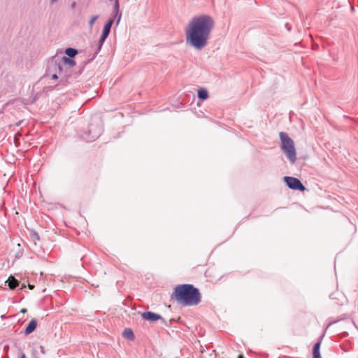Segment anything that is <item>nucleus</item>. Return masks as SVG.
<instances>
[{
    "instance_id": "obj_30",
    "label": "nucleus",
    "mask_w": 358,
    "mask_h": 358,
    "mask_svg": "<svg viewBox=\"0 0 358 358\" xmlns=\"http://www.w3.org/2000/svg\"><path fill=\"white\" fill-rule=\"evenodd\" d=\"M56 1H57V0H52V2L53 3V2H55Z\"/></svg>"
},
{
    "instance_id": "obj_22",
    "label": "nucleus",
    "mask_w": 358,
    "mask_h": 358,
    "mask_svg": "<svg viewBox=\"0 0 358 358\" xmlns=\"http://www.w3.org/2000/svg\"><path fill=\"white\" fill-rule=\"evenodd\" d=\"M29 289H31V290H32V289H34V285H30V284H29Z\"/></svg>"
},
{
    "instance_id": "obj_29",
    "label": "nucleus",
    "mask_w": 358,
    "mask_h": 358,
    "mask_svg": "<svg viewBox=\"0 0 358 358\" xmlns=\"http://www.w3.org/2000/svg\"><path fill=\"white\" fill-rule=\"evenodd\" d=\"M238 358H243V355H239V356H238Z\"/></svg>"
},
{
    "instance_id": "obj_11",
    "label": "nucleus",
    "mask_w": 358,
    "mask_h": 358,
    "mask_svg": "<svg viewBox=\"0 0 358 358\" xmlns=\"http://www.w3.org/2000/svg\"><path fill=\"white\" fill-rule=\"evenodd\" d=\"M6 283L8 284V286L10 289H14L17 287L19 286L20 282L15 279L13 276H10L8 280L6 281Z\"/></svg>"
},
{
    "instance_id": "obj_8",
    "label": "nucleus",
    "mask_w": 358,
    "mask_h": 358,
    "mask_svg": "<svg viewBox=\"0 0 358 358\" xmlns=\"http://www.w3.org/2000/svg\"><path fill=\"white\" fill-rule=\"evenodd\" d=\"M324 336V334H323L320 338L318 339L317 342L314 345L313 349V358H322L320 355V346L322 342V339Z\"/></svg>"
},
{
    "instance_id": "obj_2",
    "label": "nucleus",
    "mask_w": 358,
    "mask_h": 358,
    "mask_svg": "<svg viewBox=\"0 0 358 358\" xmlns=\"http://www.w3.org/2000/svg\"><path fill=\"white\" fill-rule=\"evenodd\" d=\"M171 299L184 306H196L201 302V294L194 285L183 284L174 289Z\"/></svg>"
},
{
    "instance_id": "obj_16",
    "label": "nucleus",
    "mask_w": 358,
    "mask_h": 358,
    "mask_svg": "<svg viewBox=\"0 0 358 358\" xmlns=\"http://www.w3.org/2000/svg\"><path fill=\"white\" fill-rule=\"evenodd\" d=\"M124 337L128 338L129 340L134 339V334L131 329H125L122 333Z\"/></svg>"
},
{
    "instance_id": "obj_12",
    "label": "nucleus",
    "mask_w": 358,
    "mask_h": 358,
    "mask_svg": "<svg viewBox=\"0 0 358 358\" xmlns=\"http://www.w3.org/2000/svg\"><path fill=\"white\" fill-rule=\"evenodd\" d=\"M108 34H107L106 32L102 31V34L101 35V37L98 42V48L97 50L95 52V55L101 50L103 44L104 43L106 39L108 38Z\"/></svg>"
},
{
    "instance_id": "obj_7",
    "label": "nucleus",
    "mask_w": 358,
    "mask_h": 358,
    "mask_svg": "<svg viewBox=\"0 0 358 358\" xmlns=\"http://www.w3.org/2000/svg\"><path fill=\"white\" fill-rule=\"evenodd\" d=\"M89 132L90 134L89 141H93L101 135L102 129L101 127H98L93 124H90L89 126Z\"/></svg>"
},
{
    "instance_id": "obj_9",
    "label": "nucleus",
    "mask_w": 358,
    "mask_h": 358,
    "mask_svg": "<svg viewBox=\"0 0 358 358\" xmlns=\"http://www.w3.org/2000/svg\"><path fill=\"white\" fill-rule=\"evenodd\" d=\"M36 327H37V321H36V320L32 319L29 322V324H27L26 328L24 329V334L25 335L30 334L31 333H32L36 329Z\"/></svg>"
},
{
    "instance_id": "obj_28",
    "label": "nucleus",
    "mask_w": 358,
    "mask_h": 358,
    "mask_svg": "<svg viewBox=\"0 0 358 358\" xmlns=\"http://www.w3.org/2000/svg\"><path fill=\"white\" fill-rule=\"evenodd\" d=\"M16 136H21V134L20 132H18Z\"/></svg>"
},
{
    "instance_id": "obj_10",
    "label": "nucleus",
    "mask_w": 358,
    "mask_h": 358,
    "mask_svg": "<svg viewBox=\"0 0 358 358\" xmlns=\"http://www.w3.org/2000/svg\"><path fill=\"white\" fill-rule=\"evenodd\" d=\"M60 61L65 66H67V69H69L70 73L71 68L76 65V62L70 57H63Z\"/></svg>"
},
{
    "instance_id": "obj_20",
    "label": "nucleus",
    "mask_w": 358,
    "mask_h": 358,
    "mask_svg": "<svg viewBox=\"0 0 358 358\" xmlns=\"http://www.w3.org/2000/svg\"><path fill=\"white\" fill-rule=\"evenodd\" d=\"M121 16H122V13H119L117 15V20H116V26H118L119 23H120V19H121Z\"/></svg>"
},
{
    "instance_id": "obj_24",
    "label": "nucleus",
    "mask_w": 358,
    "mask_h": 358,
    "mask_svg": "<svg viewBox=\"0 0 358 358\" xmlns=\"http://www.w3.org/2000/svg\"><path fill=\"white\" fill-rule=\"evenodd\" d=\"M21 312H22V313H26V312H27V309H26V308H22V309L21 310Z\"/></svg>"
},
{
    "instance_id": "obj_23",
    "label": "nucleus",
    "mask_w": 358,
    "mask_h": 358,
    "mask_svg": "<svg viewBox=\"0 0 358 358\" xmlns=\"http://www.w3.org/2000/svg\"><path fill=\"white\" fill-rule=\"evenodd\" d=\"M20 358H26V355H25V354L24 352L21 353Z\"/></svg>"
},
{
    "instance_id": "obj_25",
    "label": "nucleus",
    "mask_w": 358,
    "mask_h": 358,
    "mask_svg": "<svg viewBox=\"0 0 358 358\" xmlns=\"http://www.w3.org/2000/svg\"><path fill=\"white\" fill-rule=\"evenodd\" d=\"M75 6H76V2H73V3H71V8H74V7H75Z\"/></svg>"
},
{
    "instance_id": "obj_19",
    "label": "nucleus",
    "mask_w": 358,
    "mask_h": 358,
    "mask_svg": "<svg viewBox=\"0 0 358 358\" xmlns=\"http://www.w3.org/2000/svg\"><path fill=\"white\" fill-rule=\"evenodd\" d=\"M99 15H94L91 17L90 22H89V27H90V29H92L93 27V25L95 22V21L99 18Z\"/></svg>"
},
{
    "instance_id": "obj_1",
    "label": "nucleus",
    "mask_w": 358,
    "mask_h": 358,
    "mask_svg": "<svg viewBox=\"0 0 358 358\" xmlns=\"http://www.w3.org/2000/svg\"><path fill=\"white\" fill-rule=\"evenodd\" d=\"M213 18L208 15L192 17L185 29L186 42L196 50L206 46L214 27Z\"/></svg>"
},
{
    "instance_id": "obj_13",
    "label": "nucleus",
    "mask_w": 358,
    "mask_h": 358,
    "mask_svg": "<svg viewBox=\"0 0 358 358\" xmlns=\"http://www.w3.org/2000/svg\"><path fill=\"white\" fill-rule=\"evenodd\" d=\"M197 96L199 99L204 101L208 98V92L207 90L201 88L197 91Z\"/></svg>"
},
{
    "instance_id": "obj_18",
    "label": "nucleus",
    "mask_w": 358,
    "mask_h": 358,
    "mask_svg": "<svg viewBox=\"0 0 358 358\" xmlns=\"http://www.w3.org/2000/svg\"><path fill=\"white\" fill-rule=\"evenodd\" d=\"M30 236L35 244H36V241H39L40 239L38 234L36 231H32L30 234Z\"/></svg>"
},
{
    "instance_id": "obj_14",
    "label": "nucleus",
    "mask_w": 358,
    "mask_h": 358,
    "mask_svg": "<svg viewBox=\"0 0 358 358\" xmlns=\"http://www.w3.org/2000/svg\"><path fill=\"white\" fill-rule=\"evenodd\" d=\"M113 22H114L113 18L109 19L108 20V22L105 24L102 31L106 32L107 34L109 35Z\"/></svg>"
},
{
    "instance_id": "obj_17",
    "label": "nucleus",
    "mask_w": 358,
    "mask_h": 358,
    "mask_svg": "<svg viewBox=\"0 0 358 358\" xmlns=\"http://www.w3.org/2000/svg\"><path fill=\"white\" fill-rule=\"evenodd\" d=\"M119 13H121L120 12V10H119V3H118V1L117 0L115 1V4H114V7H113V17L112 18H113L115 20V18H116L117 15L119 14Z\"/></svg>"
},
{
    "instance_id": "obj_4",
    "label": "nucleus",
    "mask_w": 358,
    "mask_h": 358,
    "mask_svg": "<svg viewBox=\"0 0 358 358\" xmlns=\"http://www.w3.org/2000/svg\"><path fill=\"white\" fill-rule=\"evenodd\" d=\"M51 67L54 69L55 71L60 76V82L66 83L71 73L67 69V66H65L61 61L57 62V60L51 62Z\"/></svg>"
},
{
    "instance_id": "obj_3",
    "label": "nucleus",
    "mask_w": 358,
    "mask_h": 358,
    "mask_svg": "<svg viewBox=\"0 0 358 358\" xmlns=\"http://www.w3.org/2000/svg\"><path fill=\"white\" fill-rule=\"evenodd\" d=\"M280 140V148L285 154L287 159L291 164H294L296 161V152L294 141L285 132L279 133Z\"/></svg>"
},
{
    "instance_id": "obj_5",
    "label": "nucleus",
    "mask_w": 358,
    "mask_h": 358,
    "mask_svg": "<svg viewBox=\"0 0 358 358\" xmlns=\"http://www.w3.org/2000/svg\"><path fill=\"white\" fill-rule=\"evenodd\" d=\"M283 180L286 185L291 189L304 191L306 189L305 186L301 182V180L291 176H285Z\"/></svg>"
},
{
    "instance_id": "obj_31",
    "label": "nucleus",
    "mask_w": 358,
    "mask_h": 358,
    "mask_svg": "<svg viewBox=\"0 0 358 358\" xmlns=\"http://www.w3.org/2000/svg\"><path fill=\"white\" fill-rule=\"evenodd\" d=\"M2 358H4V357H2Z\"/></svg>"
},
{
    "instance_id": "obj_21",
    "label": "nucleus",
    "mask_w": 358,
    "mask_h": 358,
    "mask_svg": "<svg viewBox=\"0 0 358 358\" xmlns=\"http://www.w3.org/2000/svg\"><path fill=\"white\" fill-rule=\"evenodd\" d=\"M58 78H60V76L56 72L52 74V79L57 80Z\"/></svg>"
},
{
    "instance_id": "obj_27",
    "label": "nucleus",
    "mask_w": 358,
    "mask_h": 358,
    "mask_svg": "<svg viewBox=\"0 0 358 358\" xmlns=\"http://www.w3.org/2000/svg\"><path fill=\"white\" fill-rule=\"evenodd\" d=\"M24 287H25V285H24V284H22V287H20V289H23V288H24Z\"/></svg>"
},
{
    "instance_id": "obj_15",
    "label": "nucleus",
    "mask_w": 358,
    "mask_h": 358,
    "mask_svg": "<svg viewBox=\"0 0 358 358\" xmlns=\"http://www.w3.org/2000/svg\"><path fill=\"white\" fill-rule=\"evenodd\" d=\"M78 53V50L73 48H67L65 50V54L68 56L67 57L73 58Z\"/></svg>"
},
{
    "instance_id": "obj_26",
    "label": "nucleus",
    "mask_w": 358,
    "mask_h": 358,
    "mask_svg": "<svg viewBox=\"0 0 358 358\" xmlns=\"http://www.w3.org/2000/svg\"><path fill=\"white\" fill-rule=\"evenodd\" d=\"M22 122V120L19 121L17 123H16V125L20 126Z\"/></svg>"
},
{
    "instance_id": "obj_6",
    "label": "nucleus",
    "mask_w": 358,
    "mask_h": 358,
    "mask_svg": "<svg viewBox=\"0 0 358 358\" xmlns=\"http://www.w3.org/2000/svg\"><path fill=\"white\" fill-rule=\"evenodd\" d=\"M141 317L143 320L154 322L160 320L162 324L166 325V321L159 315L151 311H145L142 313Z\"/></svg>"
}]
</instances>
